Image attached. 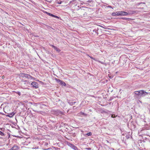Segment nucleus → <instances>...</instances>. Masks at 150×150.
Here are the masks:
<instances>
[{
    "instance_id": "nucleus-3",
    "label": "nucleus",
    "mask_w": 150,
    "mask_h": 150,
    "mask_svg": "<svg viewBox=\"0 0 150 150\" xmlns=\"http://www.w3.org/2000/svg\"><path fill=\"white\" fill-rule=\"evenodd\" d=\"M8 108V107H5L4 108V110L6 113H8V114L7 115V116L9 117H12L15 114V113L14 112H13L11 113H8V112H7V109Z\"/></svg>"
},
{
    "instance_id": "nucleus-7",
    "label": "nucleus",
    "mask_w": 150,
    "mask_h": 150,
    "mask_svg": "<svg viewBox=\"0 0 150 150\" xmlns=\"http://www.w3.org/2000/svg\"><path fill=\"white\" fill-rule=\"evenodd\" d=\"M19 149V147L18 146L16 145H14L9 150H18Z\"/></svg>"
},
{
    "instance_id": "nucleus-12",
    "label": "nucleus",
    "mask_w": 150,
    "mask_h": 150,
    "mask_svg": "<svg viewBox=\"0 0 150 150\" xmlns=\"http://www.w3.org/2000/svg\"><path fill=\"white\" fill-rule=\"evenodd\" d=\"M54 49L58 52H59L61 51V50L59 48L56 47H54Z\"/></svg>"
},
{
    "instance_id": "nucleus-17",
    "label": "nucleus",
    "mask_w": 150,
    "mask_h": 150,
    "mask_svg": "<svg viewBox=\"0 0 150 150\" xmlns=\"http://www.w3.org/2000/svg\"><path fill=\"white\" fill-rule=\"evenodd\" d=\"M86 135L88 136H91L92 135V133L91 132H89L87 133Z\"/></svg>"
},
{
    "instance_id": "nucleus-25",
    "label": "nucleus",
    "mask_w": 150,
    "mask_h": 150,
    "mask_svg": "<svg viewBox=\"0 0 150 150\" xmlns=\"http://www.w3.org/2000/svg\"><path fill=\"white\" fill-rule=\"evenodd\" d=\"M93 31L94 32V31H95V32L96 33L97 32V30L96 29L95 30H94Z\"/></svg>"
},
{
    "instance_id": "nucleus-15",
    "label": "nucleus",
    "mask_w": 150,
    "mask_h": 150,
    "mask_svg": "<svg viewBox=\"0 0 150 150\" xmlns=\"http://www.w3.org/2000/svg\"><path fill=\"white\" fill-rule=\"evenodd\" d=\"M97 61H98V62H99V63H101L102 64H105V62H101V61H100V60H97Z\"/></svg>"
},
{
    "instance_id": "nucleus-13",
    "label": "nucleus",
    "mask_w": 150,
    "mask_h": 150,
    "mask_svg": "<svg viewBox=\"0 0 150 150\" xmlns=\"http://www.w3.org/2000/svg\"><path fill=\"white\" fill-rule=\"evenodd\" d=\"M60 84L62 86H65L66 85L65 83L62 80L61 81V82H60Z\"/></svg>"
},
{
    "instance_id": "nucleus-19",
    "label": "nucleus",
    "mask_w": 150,
    "mask_h": 150,
    "mask_svg": "<svg viewBox=\"0 0 150 150\" xmlns=\"http://www.w3.org/2000/svg\"><path fill=\"white\" fill-rule=\"evenodd\" d=\"M62 1H60L59 2L58 1H57V3L59 4H61L62 3Z\"/></svg>"
},
{
    "instance_id": "nucleus-26",
    "label": "nucleus",
    "mask_w": 150,
    "mask_h": 150,
    "mask_svg": "<svg viewBox=\"0 0 150 150\" xmlns=\"http://www.w3.org/2000/svg\"><path fill=\"white\" fill-rule=\"evenodd\" d=\"M108 7L110 8H112V7L111 6H108Z\"/></svg>"
},
{
    "instance_id": "nucleus-8",
    "label": "nucleus",
    "mask_w": 150,
    "mask_h": 150,
    "mask_svg": "<svg viewBox=\"0 0 150 150\" xmlns=\"http://www.w3.org/2000/svg\"><path fill=\"white\" fill-rule=\"evenodd\" d=\"M70 146L72 149H74V150H78L77 147L73 144H70Z\"/></svg>"
},
{
    "instance_id": "nucleus-1",
    "label": "nucleus",
    "mask_w": 150,
    "mask_h": 150,
    "mask_svg": "<svg viewBox=\"0 0 150 150\" xmlns=\"http://www.w3.org/2000/svg\"><path fill=\"white\" fill-rule=\"evenodd\" d=\"M120 16H126L127 15H129L130 14H134L135 13L134 11H132V13H127L124 11H120Z\"/></svg>"
},
{
    "instance_id": "nucleus-2",
    "label": "nucleus",
    "mask_w": 150,
    "mask_h": 150,
    "mask_svg": "<svg viewBox=\"0 0 150 150\" xmlns=\"http://www.w3.org/2000/svg\"><path fill=\"white\" fill-rule=\"evenodd\" d=\"M21 75L23 77H25L28 79H30V80H35V79L34 77L28 74L23 73Z\"/></svg>"
},
{
    "instance_id": "nucleus-28",
    "label": "nucleus",
    "mask_w": 150,
    "mask_h": 150,
    "mask_svg": "<svg viewBox=\"0 0 150 150\" xmlns=\"http://www.w3.org/2000/svg\"><path fill=\"white\" fill-rule=\"evenodd\" d=\"M139 101H140V103H141V102H141L140 101H139Z\"/></svg>"
},
{
    "instance_id": "nucleus-9",
    "label": "nucleus",
    "mask_w": 150,
    "mask_h": 150,
    "mask_svg": "<svg viewBox=\"0 0 150 150\" xmlns=\"http://www.w3.org/2000/svg\"><path fill=\"white\" fill-rule=\"evenodd\" d=\"M120 12L119 11H117L116 12H113L112 13V16H120Z\"/></svg>"
},
{
    "instance_id": "nucleus-10",
    "label": "nucleus",
    "mask_w": 150,
    "mask_h": 150,
    "mask_svg": "<svg viewBox=\"0 0 150 150\" xmlns=\"http://www.w3.org/2000/svg\"><path fill=\"white\" fill-rule=\"evenodd\" d=\"M141 90L139 91H135L134 93L136 95L139 96H140L141 93Z\"/></svg>"
},
{
    "instance_id": "nucleus-18",
    "label": "nucleus",
    "mask_w": 150,
    "mask_h": 150,
    "mask_svg": "<svg viewBox=\"0 0 150 150\" xmlns=\"http://www.w3.org/2000/svg\"><path fill=\"white\" fill-rule=\"evenodd\" d=\"M122 19L123 20H125L126 21H127L129 19V18H122Z\"/></svg>"
},
{
    "instance_id": "nucleus-23",
    "label": "nucleus",
    "mask_w": 150,
    "mask_h": 150,
    "mask_svg": "<svg viewBox=\"0 0 150 150\" xmlns=\"http://www.w3.org/2000/svg\"><path fill=\"white\" fill-rule=\"evenodd\" d=\"M50 46H51L53 48H54V47H55V46H54V45H50Z\"/></svg>"
},
{
    "instance_id": "nucleus-21",
    "label": "nucleus",
    "mask_w": 150,
    "mask_h": 150,
    "mask_svg": "<svg viewBox=\"0 0 150 150\" xmlns=\"http://www.w3.org/2000/svg\"><path fill=\"white\" fill-rule=\"evenodd\" d=\"M17 94L19 96H20L21 94V93L20 92H17Z\"/></svg>"
},
{
    "instance_id": "nucleus-4",
    "label": "nucleus",
    "mask_w": 150,
    "mask_h": 150,
    "mask_svg": "<svg viewBox=\"0 0 150 150\" xmlns=\"http://www.w3.org/2000/svg\"><path fill=\"white\" fill-rule=\"evenodd\" d=\"M141 91L140 96L144 97L148 94V93L144 91V90H141Z\"/></svg>"
},
{
    "instance_id": "nucleus-24",
    "label": "nucleus",
    "mask_w": 150,
    "mask_h": 150,
    "mask_svg": "<svg viewBox=\"0 0 150 150\" xmlns=\"http://www.w3.org/2000/svg\"><path fill=\"white\" fill-rule=\"evenodd\" d=\"M86 149H87L88 150H90L91 149L90 148H86Z\"/></svg>"
},
{
    "instance_id": "nucleus-5",
    "label": "nucleus",
    "mask_w": 150,
    "mask_h": 150,
    "mask_svg": "<svg viewBox=\"0 0 150 150\" xmlns=\"http://www.w3.org/2000/svg\"><path fill=\"white\" fill-rule=\"evenodd\" d=\"M31 85L32 86V87L34 88H38V83L35 81L32 82L31 83Z\"/></svg>"
},
{
    "instance_id": "nucleus-22",
    "label": "nucleus",
    "mask_w": 150,
    "mask_h": 150,
    "mask_svg": "<svg viewBox=\"0 0 150 150\" xmlns=\"http://www.w3.org/2000/svg\"><path fill=\"white\" fill-rule=\"evenodd\" d=\"M111 117H112V118H114V117H115V115L114 114H113V115H112L111 116Z\"/></svg>"
},
{
    "instance_id": "nucleus-6",
    "label": "nucleus",
    "mask_w": 150,
    "mask_h": 150,
    "mask_svg": "<svg viewBox=\"0 0 150 150\" xmlns=\"http://www.w3.org/2000/svg\"><path fill=\"white\" fill-rule=\"evenodd\" d=\"M45 13H46L47 14V15H49L50 16H52V17H54L55 18H57L58 19H59V17H58V16H55V15H54L52 14H51L50 13H48L47 12H46V11H45Z\"/></svg>"
},
{
    "instance_id": "nucleus-27",
    "label": "nucleus",
    "mask_w": 150,
    "mask_h": 150,
    "mask_svg": "<svg viewBox=\"0 0 150 150\" xmlns=\"http://www.w3.org/2000/svg\"><path fill=\"white\" fill-rule=\"evenodd\" d=\"M72 103H76V102H73Z\"/></svg>"
},
{
    "instance_id": "nucleus-14",
    "label": "nucleus",
    "mask_w": 150,
    "mask_h": 150,
    "mask_svg": "<svg viewBox=\"0 0 150 150\" xmlns=\"http://www.w3.org/2000/svg\"><path fill=\"white\" fill-rule=\"evenodd\" d=\"M55 80L57 83H60V82L62 81L61 80L57 78H55Z\"/></svg>"
},
{
    "instance_id": "nucleus-20",
    "label": "nucleus",
    "mask_w": 150,
    "mask_h": 150,
    "mask_svg": "<svg viewBox=\"0 0 150 150\" xmlns=\"http://www.w3.org/2000/svg\"><path fill=\"white\" fill-rule=\"evenodd\" d=\"M90 57L92 59H93V60H94L95 61H97V60L96 59H95V58H93V57Z\"/></svg>"
},
{
    "instance_id": "nucleus-11",
    "label": "nucleus",
    "mask_w": 150,
    "mask_h": 150,
    "mask_svg": "<svg viewBox=\"0 0 150 150\" xmlns=\"http://www.w3.org/2000/svg\"><path fill=\"white\" fill-rule=\"evenodd\" d=\"M22 82L24 84H26L28 85L30 84V83L27 80H24Z\"/></svg>"
},
{
    "instance_id": "nucleus-16",
    "label": "nucleus",
    "mask_w": 150,
    "mask_h": 150,
    "mask_svg": "<svg viewBox=\"0 0 150 150\" xmlns=\"http://www.w3.org/2000/svg\"><path fill=\"white\" fill-rule=\"evenodd\" d=\"M0 135L1 136H5V134L0 131Z\"/></svg>"
}]
</instances>
